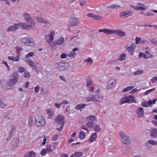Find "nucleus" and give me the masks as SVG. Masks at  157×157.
Listing matches in <instances>:
<instances>
[{"label":"nucleus","mask_w":157,"mask_h":157,"mask_svg":"<svg viewBox=\"0 0 157 157\" xmlns=\"http://www.w3.org/2000/svg\"><path fill=\"white\" fill-rule=\"evenodd\" d=\"M19 143L18 139L17 138H15L11 142L10 147L12 149H13L18 146Z\"/></svg>","instance_id":"12"},{"label":"nucleus","mask_w":157,"mask_h":157,"mask_svg":"<svg viewBox=\"0 0 157 157\" xmlns=\"http://www.w3.org/2000/svg\"><path fill=\"white\" fill-rule=\"evenodd\" d=\"M136 43V44H138L140 42L141 40V39L140 38L138 37H136L135 39Z\"/></svg>","instance_id":"54"},{"label":"nucleus","mask_w":157,"mask_h":157,"mask_svg":"<svg viewBox=\"0 0 157 157\" xmlns=\"http://www.w3.org/2000/svg\"><path fill=\"white\" fill-rule=\"evenodd\" d=\"M61 58L62 59H64L66 58L67 56V55L65 53H63L61 54Z\"/></svg>","instance_id":"59"},{"label":"nucleus","mask_w":157,"mask_h":157,"mask_svg":"<svg viewBox=\"0 0 157 157\" xmlns=\"http://www.w3.org/2000/svg\"><path fill=\"white\" fill-rule=\"evenodd\" d=\"M135 44L134 43L132 44L130 46L126 48V49L129 52H133L136 49Z\"/></svg>","instance_id":"25"},{"label":"nucleus","mask_w":157,"mask_h":157,"mask_svg":"<svg viewBox=\"0 0 157 157\" xmlns=\"http://www.w3.org/2000/svg\"><path fill=\"white\" fill-rule=\"evenodd\" d=\"M95 15H94V14L92 13H89L87 14V16L88 17H91L93 18H94Z\"/></svg>","instance_id":"57"},{"label":"nucleus","mask_w":157,"mask_h":157,"mask_svg":"<svg viewBox=\"0 0 157 157\" xmlns=\"http://www.w3.org/2000/svg\"><path fill=\"white\" fill-rule=\"evenodd\" d=\"M80 23L79 20L76 18H70L68 19V25L71 26L78 25Z\"/></svg>","instance_id":"8"},{"label":"nucleus","mask_w":157,"mask_h":157,"mask_svg":"<svg viewBox=\"0 0 157 157\" xmlns=\"http://www.w3.org/2000/svg\"><path fill=\"white\" fill-rule=\"evenodd\" d=\"M102 18L99 15H95L94 19L95 20H98L101 19Z\"/></svg>","instance_id":"55"},{"label":"nucleus","mask_w":157,"mask_h":157,"mask_svg":"<svg viewBox=\"0 0 157 157\" xmlns=\"http://www.w3.org/2000/svg\"><path fill=\"white\" fill-rule=\"evenodd\" d=\"M56 123L59 125H64V117L61 115H58L55 119Z\"/></svg>","instance_id":"10"},{"label":"nucleus","mask_w":157,"mask_h":157,"mask_svg":"<svg viewBox=\"0 0 157 157\" xmlns=\"http://www.w3.org/2000/svg\"><path fill=\"white\" fill-rule=\"evenodd\" d=\"M36 155L35 153L33 151H31L28 153H26L24 155V157H36Z\"/></svg>","instance_id":"20"},{"label":"nucleus","mask_w":157,"mask_h":157,"mask_svg":"<svg viewBox=\"0 0 157 157\" xmlns=\"http://www.w3.org/2000/svg\"><path fill=\"white\" fill-rule=\"evenodd\" d=\"M64 44V39L63 37H61L57 41H56L54 44L55 45H60Z\"/></svg>","instance_id":"19"},{"label":"nucleus","mask_w":157,"mask_h":157,"mask_svg":"<svg viewBox=\"0 0 157 157\" xmlns=\"http://www.w3.org/2000/svg\"><path fill=\"white\" fill-rule=\"evenodd\" d=\"M81 128L86 131H88L89 130L88 128H86V126L85 125H82L81 127Z\"/></svg>","instance_id":"62"},{"label":"nucleus","mask_w":157,"mask_h":157,"mask_svg":"<svg viewBox=\"0 0 157 157\" xmlns=\"http://www.w3.org/2000/svg\"><path fill=\"white\" fill-rule=\"evenodd\" d=\"M136 113L138 117L141 118L143 117L144 113L143 108L139 107L137 110Z\"/></svg>","instance_id":"13"},{"label":"nucleus","mask_w":157,"mask_h":157,"mask_svg":"<svg viewBox=\"0 0 157 157\" xmlns=\"http://www.w3.org/2000/svg\"><path fill=\"white\" fill-rule=\"evenodd\" d=\"M12 77L18 81L19 77L18 73L17 72H13L12 75Z\"/></svg>","instance_id":"26"},{"label":"nucleus","mask_w":157,"mask_h":157,"mask_svg":"<svg viewBox=\"0 0 157 157\" xmlns=\"http://www.w3.org/2000/svg\"><path fill=\"white\" fill-rule=\"evenodd\" d=\"M55 34V32L52 31L50 33L49 36L50 40L51 41L53 40L54 38L53 37Z\"/></svg>","instance_id":"35"},{"label":"nucleus","mask_w":157,"mask_h":157,"mask_svg":"<svg viewBox=\"0 0 157 157\" xmlns=\"http://www.w3.org/2000/svg\"><path fill=\"white\" fill-rule=\"evenodd\" d=\"M20 26V25L18 24H14L13 25H12L8 28L7 29V31H14L17 29L19 28Z\"/></svg>","instance_id":"16"},{"label":"nucleus","mask_w":157,"mask_h":157,"mask_svg":"<svg viewBox=\"0 0 157 157\" xmlns=\"http://www.w3.org/2000/svg\"><path fill=\"white\" fill-rule=\"evenodd\" d=\"M6 104H4L0 100V108H4L6 106Z\"/></svg>","instance_id":"48"},{"label":"nucleus","mask_w":157,"mask_h":157,"mask_svg":"<svg viewBox=\"0 0 157 157\" xmlns=\"http://www.w3.org/2000/svg\"><path fill=\"white\" fill-rule=\"evenodd\" d=\"M86 106L85 104L81 103L78 104L75 107V108L77 110H79L84 108Z\"/></svg>","instance_id":"27"},{"label":"nucleus","mask_w":157,"mask_h":157,"mask_svg":"<svg viewBox=\"0 0 157 157\" xmlns=\"http://www.w3.org/2000/svg\"><path fill=\"white\" fill-rule=\"evenodd\" d=\"M2 63H4V64H5L6 66L7 67L8 69V70L10 71V67H9V66L8 65L7 63L5 61H2Z\"/></svg>","instance_id":"60"},{"label":"nucleus","mask_w":157,"mask_h":157,"mask_svg":"<svg viewBox=\"0 0 157 157\" xmlns=\"http://www.w3.org/2000/svg\"><path fill=\"white\" fill-rule=\"evenodd\" d=\"M126 57V55L124 53H123L120 55L119 57L118 60L119 61H122L124 60Z\"/></svg>","instance_id":"31"},{"label":"nucleus","mask_w":157,"mask_h":157,"mask_svg":"<svg viewBox=\"0 0 157 157\" xmlns=\"http://www.w3.org/2000/svg\"><path fill=\"white\" fill-rule=\"evenodd\" d=\"M1 86L3 89L4 90H7L9 89H12L13 87H11V85L8 82V81L5 79H2L0 80Z\"/></svg>","instance_id":"7"},{"label":"nucleus","mask_w":157,"mask_h":157,"mask_svg":"<svg viewBox=\"0 0 157 157\" xmlns=\"http://www.w3.org/2000/svg\"><path fill=\"white\" fill-rule=\"evenodd\" d=\"M94 125V123L91 121H90L86 123V125L89 128H93Z\"/></svg>","instance_id":"29"},{"label":"nucleus","mask_w":157,"mask_h":157,"mask_svg":"<svg viewBox=\"0 0 157 157\" xmlns=\"http://www.w3.org/2000/svg\"><path fill=\"white\" fill-rule=\"evenodd\" d=\"M97 137V134L96 132L94 133L90 137L89 140L90 142H92L95 141Z\"/></svg>","instance_id":"18"},{"label":"nucleus","mask_w":157,"mask_h":157,"mask_svg":"<svg viewBox=\"0 0 157 157\" xmlns=\"http://www.w3.org/2000/svg\"><path fill=\"white\" fill-rule=\"evenodd\" d=\"M58 136L56 134L53 136L52 137V139L53 141H56L58 139Z\"/></svg>","instance_id":"56"},{"label":"nucleus","mask_w":157,"mask_h":157,"mask_svg":"<svg viewBox=\"0 0 157 157\" xmlns=\"http://www.w3.org/2000/svg\"><path fill=\"white\" fill-rule=\"evenodd\" d=\"M155 80L157 81V77H154L153 78H151V82L153 83L155 82H154Z\"/></svg>","instance_id":"63"},{"label":"nucleus","mask_w":157,"mask_h":157,"mask_svg":"<svg viewBox=\"0 0 157 157\" xmlns=\"http://www.w3.org/2000/svg\"><path fill=\"white\" fill-rule=\"evenodd\" d=\"M143 71L142 70H139L134 72L133 75H140L143 73Z\"/></svg>","instance_id":"44"},{"label":"nucleus","mask_w":157,"mask_h":157,"mask_svg":"<svg viewBox=\"0 0 157 157\" xmlns=\"http://www.w3.org/2000/svg\"><path fill=\"white\" fill-rule=\"evenodd\" d=\"M25 68L23 67H18V71L21 73L25 71Z\"/></svg>","instance_id":"46"},{"label":"nucleus","mask_w":157,"mask_h":157,"mask_svg":"<svg viewBox=\"0 0 157 157\" xmlns=\"http://www.w3.org/2000/svg\"><path fill=\"white\" fill-rule=\"evenodd\" d=\"M52 145L51 144L48 145L47 146V148L46 149L47 151L51 152L53 150V149H52Z\"/></svg>","instance_id":"37"},{"label":"nucleus","mask_w":157,"mask_h":157,"mask_svg":"<svg viewBox=\"0 0 157 157\" xmlns=\"http://www.w3.org/2000/svg\"><path fill=\"white\" fill-rule=\"evenodd\" d=\"M139 57L140 58H142L143 57L145 59L147 58H148V56H147L144 53L142 52L140 53Z\"/></svg>","instance_id":"39"},{"label":"nucleus","mask_w":157,"mask_h":157,"mask_svg":"<svg viewBox=\"0 0 157 157\" xmlns=\"http://www.w3.org/2000/svg\"><path fill=\"white\" fill-rule=\"evenodd\" d=\"M155 90V88H153L152 89L147 90L145 92L144 95H147L150 92L154 91Z\"/></svg>","instance_id":"50"},{"label":"nucleus","mask_w":157,"mask_h":157,"mask_svg":"<svg viewBox=\"0 0 157 157\" xmlns=\"http://www.w3.org/2000/svg\"><path fill=\"white\" fill-rule=\"evenodd\" d=\"M96 97H95V98H96V100H97V101H101L103 98V97L99 94L96 95Z\"/></svg>","instance_id":"40"},{"label":"nucleus","mask_w":157,"mask_h":157,"mask_svg":"<svg viewBox=\"0 0 157 157\" xmlns=\"http://www.w3.org/2000/svg\"><path fill=\"white\" fill-rule=\"evenodd\" d=\"M61 103H55V106L58 108H59L60 107V106L61 105Z\"/></svg>","instance_id":"61"},{"label":"nucleus","mask_w":157,"mask_h":157,"mask_svg":"<svg viewBox=\"0 0 157 157\" xmlns=\"http://www.w3.org/2000/svg\"><path fill=\"white\" fill-rule=\"evenodd\" d=\"M47 151H46V149H43L41 151L40 154L42 156H44L47 153Z\"/></svg>","instance_id":"49"},{"label":"nucleus","mask_w":157,"mask_h":157,"mask_svg":"<svg viewBox=\"0 0 157 157\" xmlns=\"http://www.w3.org/2000/svg\"><path fill=\"white\" fill-rule=\"evenodd\" d=\"M80 139H82L86 137V135L83 131H81L79 133V135Z\"/></svg>","instance_id":"34"},{"label":"nucleus","mask_w":157,"mask_h":157,"mask_svg":"<svg viewBox=\"0 0 157 157\" xmlns=\"http://www.w3.org/2000/svg\"><path fill=\"white\" fill-rule=\"evenodd\" d=\"M34 55V54L33 52H30L26 55L25 58H28L30 57H32Z\"/></svg>","instance_id":"45"},{"label":"nucleus","mask_w":157,"mask_h":157,"mask_svg":"<svg viewBox=\"0 0 157 157\" xmlns=\"http://www.w3.org/2000/svg\"><path fill=\"white\" fill-rule=\"evenodd\" d=\"M120 101V104H122L125 103H129L131 102L135 103L136 102L134 97L131 95H129L128 97L125 96L124 98H121Z\"/></svg>","instance_id":"5"},{"label":"nucleus","mask_w":157,"mask_h":157,"mask_svg":"<svg viewBox=\"0 0 157 157\" xmlns=\"http://www.w3.org/2000/svg\"><path fill=\"white\" fill-rule=\"evenodd\" d=\"M150 136L153 137H157V129L156 128L152 129L150 133Z\"/></svg>","instance_id":"23"},{"label":"nucleus","mask_w":157,"mask_h":157,"mask_svg":"<svg viewBox=\"0 0 157 157\" xmlns=\"http://www.w3.org/2000/svg\"><path fill=\"white\" fill-rule=\"evenodd\" d=\"M94 130L96 132H99L101 130V128L98 125H97L96 126L94 127Z\"/></svg>","instance_id":"47"},{"label":"nucleus","mask_w":157,"mask_h":157,"mask_svg":"<svg viewBox=\"0 0 157 157\" xmlns=\"http://www.w3.org/2000/svg\"><path fill=\"white\" fill-rule=\"evenodd\" d=\"M80 4L82 6L86 3V1L84 0H82L80 2Z\"/></svg>","instance_id":"58"},{"label":"nucleus","mask_w":157,"mask_h":157,"mask_svg":"<svg viewBox=\"0 0 157 157\" xmlns=\"http://www.w3.org/2000/svg\"><path fill=\"white\" fill-rule=\"evenodd\" d=\"M26 62L33 69L36 70L37 69L36 65L35 64L34 62L32 60L29 59H27L26 60Z\"/></svg>","instance_id":"14"},{"label":"nucleus","mask_w":157,"mask_h":157,"mask_svg":"<svg viewBox=\"0 0 157 157\" xmlns=\"http://www.w3.org/2000/svg\"><path fill=\"white\" fill-rule=\"evenodd\" d=\"M132 14L133 13L131 11L127 10L120 12L119 13V16L122 18H125L131 16Z\"/></svg>","instance_id":"11"},{"label":"nucleus","mask_w":157,"mask_h":157,"mask_svg":"<svg viewBox=\"0 0 157 157\" xmlns=\"http://www.w3.org/2000/svg\"><path fill=\"white\" fill-rule=\"evenodd\" d=\"M54 67L56 69L61 71L68 68L69 67V64L67 62H61L56 63L54 65Z\"/></svg>","instance_id":"3"},{"label":"nucleus","mask_w":157,"mask_h":157,"mask_svg":"<svg viewBox=\"0 0 157 157\" xmlns=\"http://www.w3.org/2000/svg\"><path fill=\"white\" fill-rule=\"evenodd\" d=\"M87 86L88 87L90 86L92 83V80L90 78H88L86 79Z\"/></svg>","instance_id":"41"},{"label":"nucleus","mask_w":157,"mask_h":157,"mask_svg":"<svg viewBox=\"0 0 157 157\" xmlns=\"http://www.w3.org/2000/svg\"><path fill=\"white\" fill-rule=\"evenodd\" d=\"M15 128L14 127H13L11 129V131L9 133V135L7 139V140L9 141L11 138L12 135L13 133L15 132Z\"/></svg>","instance_id":"22"},{"label":"nucleus","mask_w":157,"mask_h":157,"mask_svg":"<svg viewBox=\"0 0 157 157\" xmlns=\"http://www.w3.org/2000/svg\"><path fill=\"white\" fill-rule=\"evenodd\" d=\"M21 41L24 45L30 47L34 46V41L33 39L28 37L23 38L21 39Z\"/></svg>","instance_id":"4"},{"label":"nucleus","mask_w":157,"mask_h":157,"mask_svg":"<svg viewBox=\"0 0 157 157\" xmlns=\"http://www.w3.org/2000/svg\"><path fill=\"white\" fill-rule=\"evenodd\" d=\"M96 96V95H90L89 96L86 98V100L87 101H97V100H96V98H95V97Z\"/></svg>","instance_id":"24"},{"label":"nucleus","mask_w":157,"mask_h":157,"mask_svg":"<svg viewBox=\"0 0 157 157\" xmlns=\"http://www.w3.org/2000/svg\"><path fill=\"white\" fill-rule=\"evenodd\" d=\"M35 125L37 127H41L44 126L46 121L44 117L40 115H37L35 117Z\"/></svg>","instance_id":"2"},{"label":"nucleus","mask_w":157,"mask_h":157,"mask_svg":"<svg viewBox=\"0 0 157 157\" xmlns=\"http://www.w3.org/2000/svg\"><path fill=\"white\" fill-rule=\"evenodd\" d=\"M9 115V113L8 112H5L3 113V117L5 119L7 118Z\"/></svg>","instance_id":"52"},{"label":"nucleus","mask_w":157,"mask_h":157,"mask_svg":"<svg viewBox=\"0 0 157 157\" xmlns=\"http://www.w3.org/2000/svg\"><path fill=\"white\" fill-rule=\"evenodd\" d=\"M148 144L153 145H155L157 144V140L155 141L152 140H151L148 141Z\"/></svg>","instance_id":"36"},{"label":"nucleus","mask_w":157,"mask_h":157,"mask_svg":"<svg viewBox=\"0 0 157 157\" xmlns=\"http://www.w3.org/2000/svg\"><path fill=\"white\" fill-rule=\"evenodd\" d=\"M15 49L17 50L18 51H22L23 50V48H22L18 46H17L16 47Z\"/></svg>","instance_id":"64"},{"label":"nucleus","mask_w":157,"mask_h":157,"mask_svg":"<svg viewBox=\"0 0 157 157\" xmlns=\"http://www.w3.org/2000/svg\"><path fill=\"white\" fill-rule=\"evenodd\" d=\"M137 5L138 6H137L139 9V10H146V8H144L145 6L143 4L141 3H138L137 4Z\"/></svg>","instance_id":"30"},{"label":"nucleus","mask_w":157,"mask_h":157,"mask_svg":"<svg viewBox=\"0 0 157 157\" xmlns=\"http://www.w3.org/2000/svg\"><path fill=\"white\" fill-rule=\"evenodd\" d=\"M8 81L11 87H13V86L18 82L17 80L12 78H10Z\"/></svg>","instance_id":"21"},{"label":"nucleus","mask_w":157,"mask_h":157,"mask_svg":"<svg viewBox=\"0 0 157 157\" xmlns=\"http://www.w3.org/2000/svg\"><path fill=\"white\" fill-rule=\"evenodd\" d=\"M20 53L19 54V55H20ZM19 55L18 56H17L16 57H13L14 59H13V60L15 61H19Z\"/></svg>","instance_id":"53"},{"label":"nucleus","mask_w":157,"mask_h":157,"mask_svg":"<svg viewBox=\"0 0 157 157\" xmlns=\"http://www.w3.org/2000/svg\"><path fill=\"white\" fill-rule=\"evenodd\" d=\"M103 32L107 35L113 34H115L118 36L120 37H123L126 36L125 33L122 30L119 29L113 30L108 29H99L98 32Z\"/></svg>","instance_id":"1"},{"label":"nucleus","mask_w":157,"mask_h":157,"mask_svg":"<svg viewBox=\"0 0 157 157\" xmlns=\"http://www.w3.org/2000/svg\"><path fill=\"white\" fill-rule=\"evenodd\" d=\"M74 154L76 157H80L82 156L83 153L81 152H76Z\"/></svg>","instance_id":"42"},{"label":"nucleus","mask_w":157,"mask_h":157,"mask_svg":"<svg viewBox=\"0 0 157 157\" xmlns=\"http://www.w3.org/2000/svg\"><path fill=\"white\" fill-rule=\"evenodd\" d=\"M120 7V6H119L118 5H116V4H115L113 5H110V6H108L107 7V9H113L115 8H116L119 7Z\"/></svg>","instance_id":"33"},{"label":"nucleus","mask_w":157,"mask_h":157,"mask_svg":"<svg viewBox=\"0 0 157 157\" xmlns=\"http://www.w3.org/2000/svg\"><path fill=\"white\" fill-rule=\"evenodd\" d=\"M118 59H115L112 60H111L107 62L106 64H112L117 61Z\"/></svg>","instance_id":"38"},{"label":"nucleus","mask_w":157,"mask_h":157,"mask_svg":"<svg viewBox=\"0 0 157 157\" xmlns=\"http://www.w3.org/2000/svg\"><path fill=\"white\" fill-rule=\"evenodd\" d=\"M116 79L114 78L110 79L107 84L106 88L107 89H110L112 88V85L115 83Z\"/></svg>","instance_id":"15"},{"label":"nucleus","mask_w":157,"mask_h":157,"mask_svg":"<svg viewBox=\"0 0 157 157\" xmlns=\"http://www.w3.org/2000/svg\"><path fill=\"white\" fill-rule=\"evenodd\" d=\"M47 111L48 115L49 116L48 118H52L54 114L52 111L51 109H47Z\"/></svg>","instance_id":"28"},{"label":"nucleus","mask_w":157,"mask_h":157,"mask_svg":"<svg viewBox=\"0 0 157 157\" xmlns=\"http://www.w3.org/2000/svg\"><path fill=\"white\" fill-rule=\"evenodd\" d=\"M24 18L28 22L31 23L33 26L35 25V23L29 13H25L23 14Z\"/></svg>","instance_id":"9"},{"label":"nucleus","mask_w":157,"mask_h":157,"mask_svg":"<svg viewBox=\"0 0 157 157\" xmlns=\"http://www.w3.org/2000/svg\"><path fill=\"white\" fill-rule=\"evenodd\" d=\"M87 119H89L90 121H94L95 118V117L93 115H90L87 117Z\"/></svg>","instance_id":"43"},{"label":"nucleus","mask_w":157,"mask_h":157,"mask_svg":"<svg viewBox=\"0 0 157 157\" xmlns=\"http://www.w3.org/2000/svg\"><path fill=\"white\" fill-rule=\"evenodd\" d=\"M29 126H33V118L31 117H29Z\"/></svg>","instance_id":"32"},{"label":"nucleus","mask_w":157,"mask_h":157,"mask_svg":"<svg viewBox=\"0 0 157 157\" xmlns=\"http://www.w3.org/2000/svg\"><path fill=\"white\" fill-rule=\"evenodd\" d=\"M36 21L40 23H44L46 24H50V23L48 21H47V20L46 19H44L42 17H38L36 18Z\"/></svg>","instance_id":"17"},{"label":"nucleus","mask_w":157,"mask_h":157,"mask_svg":"<svg viewBox=\"0 0 157 157\" xmlns=\"http://www.w3.org/2000/svg\"><path fill=\"white\" fill-rule=\"evenodd\" d=\"M119 135L121 138V141L122 143L125 144H128L130 143V137L127 136L124 132L121 131L119 132Z\"/></svg>","instance_id":"6"},{"label":"nucleus","mask_w":157,"mask_h":157,"mask_svg":"<svg viewBox=\"0 0 157 157\" xmlns=\"http://www.w3.org/2000/svg\"><path fill=\"white\" fill-rule=\"evenodd\" d=\"M30 76L29 73L27 71H25L24 73V77H25L29 78Z\"/></svg>","instance_id":"51"}]
</instances>
